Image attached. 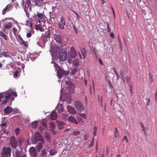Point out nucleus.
I'll return each mask as SVG.
<instances>
[{
  "mask_svg": "<svg viewBox=\"0 0 157 157\" xmlns=\"http://www.w3.org/2000/svg\"><path fill=\"white\" fill-rule=\"evenodd\" d=\"M15 97L17 96L16 92H13V91H10L8 90V91L0 93V102L1 101V99H3L1 104L4 105L7 103L9 101L11 103L12 101L14 99Z\"/></svg>",
  "mask_w": 157,
  "mask_h": 157,
  "instance_id": "nucleus-1",
  "label": "nucleus"
},
{
  "mask_svg": "<svg viewBox=\"0 0 157 157\" xmlns=\"http://www.w3.org/2000/svg\"><path fill=\"white\" fill-rule=\"evenodd\" d=\"M59 59L62 61H64L67 58V52L64 49H61L59 53Z\"/></svg>",
  "mask_w": 157,
  "mask_h": 157,
  "instance_id": "nucleus-2",
  "label": "nucleus"
},
{
  "mask_svg": "<svg viewBox=\"0 0 157 157\" xmlns=\"http://www.w3.org/2000/svg\"><path fill=\"white\" fill-rule=\"evenodd\" d=\"M11 148L10 147H3L2 152V155L3 156L6 155L8 157H10L11 156Z\"/></svg>",
  "mask_w": 157,
  "mask_h": 157,
  "instance_id": "nucleus-3",
  "label": "nucleus"
},
{
  "mask_svg": "<svg viewBox=\"0 0 157 157\" xmlns=\"http://www.w3.org/2000/svg\"><path fill=\"white\" fill-rule=\"evenodd\" d=\"M74 106L77 110L80 112H82L84 110L83 105L79 101H75V102Z\"/></svg>",
  "mask_w": 157,
  "mask_h": 157,
  "instance_id": "nucleus-4",
  "label": "nucleus"
},
{
  "mask_svg": "<svg viewBox=\"0 0 157 157\" xmlns=\"http://www.w3.org/2000/svg\"><path fill=\"white\" fill-rule=\"evenodd\" d=\"M58 76L60 78L63 76H66L68 75V73L63 69H61L59 67L58 68L57 70Z\"/></svg>",
  "mask_w": 157,
  "mask_h": 157,
  "instance_id": "nucleus-5",
  "label": "nucleus"
},
{
  "mask_svg": "<svg viewBox=\"0 0 157 157\" xmlns=\"http://www.w3.org/2000/svg\"><path fill=\"white\" fill-rule=\"evenodd\" d=\"M10 144L12 147L15 149L17 146V142L16 138L13 136L11 137L10 139Z\"/></svg>",
  "mask_w": 157,
  "mask_h": 157,
  "instance_id": "nucleus-6",
  "label": "nucleus"
},
{
  "mask_svg": "<svg viewBox=\"0 0 157 157\" xmlns=\"http://www.w3.org/2000/svg\"><path fill=\"white\" fill-rule=\"evenodd\" d=\"M33 138L36 141L44 140V139L41 134L39 132H36L34 134Z\"/></svg>",
  "mask_w": 157,
  "mask_h": 157,
  "instance_id": "nucleus-7",
  "label": "nucleus"
},
{
  "mask_svg": "<svg viewBox=\"0 0 157 157\" xmlns=\"http://www.w3.org/2000/svg\"><path fill=\"white\" fill-rule=\"evenodd\" d=\"M30 24V29L29 30V32L28 31V33L27 34L26 36L28 38H30L32 36V33H31V32H32V24L31 22H30L29 20H27L26 21V22L25 23L26 25H28L29 24Z\"/></svg>",
  "mask_w": 157,
  "mask_h": 157,
  "instance_id": "nucleus-8",
  "label": "nucleus"
},
{
  "mask_svg": "<svg viewBox=\"0 0 157 157\" xmlns=\"http://www.w3.org/2000/svg\"><path fill=\"white\" fill-rule=\"evenodd\" d=\"M29 152L31 157H36L37 152L34 147H31L29 150Z\"/></svg>",
  "mask_w": 157,
  "mask_h": 157,
  "instance_id": "nucleus-9",
  "label": "nucleus"
},
{
  "mask_svg": "<svg viewBox=\"0 0 157 157\" xmlns=\"http://www.w3.org/2000/svg\"><path fill=\"white\" fill-rule=\"evenodd\" d=\"M67 108L68 111L72 114L74 115L77 113L75 109L73 107L68 105L67 106Z\"/></svg>",
  "mask_w": 157,
  "mask_h": 157,
  "instance_id": "nucleus-10",
  "label": "nucleus"
},
{
  "mask_svg": "<svg viewBox=\"0 0 157 157\" xmlns=\"http://www.w3.org/2000/svg\"><path fill=\"white\" fill-rule=\"evenodd\" d=\"M55 40L57 42L60 43L62 41V38L61 36L58 34H56L54 35Z\"/></svg>",
  "mask_w": 157,
  "mask_h": 157,
  "instance_id": "nucleus-11",
  "label": "nucleus"
},
{
  "mask_svg": "<svg viewBox=\"0 0 157 157\" xmlns=\"http://www.w3.org/2000/svg\"><path fill=\"white\" fill-rule=\"evenodd\" d=\"M51 49L50 50V52L51 53V55L52 56V59H57L58 56L56 52L53 49H52V46H51Z\"/></svg>",
  "mask_w": 157,
  "mask_h": 157,
  "instance_id": "nucleus-12",
  "label": "nucleus"
},
{
  "mask_svg": "<svg viewBox=\"0 0 157 157\" xmlns=\"http://www.w3.org/2000/svg\"><path fill=\"white\" fill-rule=\"evenodd\" d=\"M70 55L71 56L72 58H74L77 55L76 52L75 51V48L73 47H71V49Z\"/></svg>",
  "mask_w": 157,
  "mask_h": 157,
  "instance_id": "nucleus-13",
  "label": "nucleus"
},
{
  "mask_svg": "<svg viewBox=\"0 0 157 157\" xmlns=\"http://www.w3.org/2000/svg\"><path fill=\"white\" fill-rule=\"evenodd\" d=\"M12 108L11 107L8 106L5 108L4 110V112L6 114H9L12 112Z\"/></svg>",
  "mask_w": 157,
  "mask_h": 157,
  "instance_id": "nucleus-14",
  "label": "nucleus"
},
{
  "mask_svg": "<svg viewBox=\"0 0 157 157\" xmlns=\"http://www.w3.org/2000/svg\"><path fill=\"white\" fill-rule=\"evenodd\" d=\"M56 122L58 125L59 128L60 130H62L63 128L64 123L62 121H56Z\"/></svg>",
  "mask_w": 157,
  "mask_h": 157,
  "instance_id": "nucleus-15",
  "label": "nucleus"
},
{
  "mask_svg": "<svg viewBox=\"0 0 157 157\" xmlns=\"http://www.w3.org/2000/svg\"><path fill=\"white\" fill-rule=\"evenodd\" d=\"M66 84L67 86V87H68L71 89H73L75 88L74 85L70 81H68L66 82Z\"/></svg>",
  "mask_w": 157,
  "mask_h": 157,
  "instance_id": "nucleus-16",
  "label": "nucleus"
},
{
  "mask_svg": "<svg viewBox=\"0 0 157 157\" xmlns=\"http://www.w3.org/2000/svg\"><path fill=\"white\" fill-rule=\"evenodd\" d=\"M57 117V115L56 113L54 111H52L51 114L50 118L53 120H55Z\"/></svg>",
  "mask_w": 157,
  "mask_h": 157,
  "instance_id": "nucleus-17",
  "label": "nucleus"
},
{
  "mask_svg": "<svg viewBox=\"0 0 157 157\" xmlns=\"http://www.w3.org/2000/svg\"><path fill=\"white\" fill-rule=\"evenodd\" d=\"M40 142L38 143L37 145L36 146V149L38 151H40L42 147L43 144L44 143V140L40 141Z\"/></svg>",
  "mask_w": 157,
  "mask_h": 157,
  "instance_id": "nucleus-18",
  "label": "nucleus"
},
{
  "mask_svg": "<svg viewBox=\"0 0 157 157\" xmlns=\"http://www.w3.org/2000/svg\"><path fill=\"white\" fill-rule=\"evenodd\" d=\"M68 120L74 123L75 124H77L78 123V121L73 117H69L68 118Z\"/></svg>",
  "mask_w": 157,
  "mask_h": 157,
  "instance_id": "nucleus-19",
  "label": "nucleus"
},
{
  "mask_svg": "<svg viewBox=\"0 0 157 157\" xmlns=\"http://www.w3.org/2000/svg\"><path fill=\"white\" fill-rule=\"evenodd\" d=\"M44 0H36L35 2V5L40 7L41 6V4L43 3Z\"/></svg>",
  "mask_w": 157,
  "mask_h": 157,
  "instance_id": "nucleus-20",
  "label": "nucleus"
},
{
  "mask_svg": "<svg viewBox=\"0 0 157 157\" xmlns=\"http://www.w3.org/2000/svg\"><path fill=\"white\" fill-rule=\"evenodd\" d=\"M56 108H57L58 112L59 113H60L63 112V108L62 104H58Z\"/></svg>",
  "mask_w": 157,
  "mask_h": 157,
  "instance_id": "nucleus-21",
  "label": "nucleus"
},
{
  "mask_svg": "<svg viewBox=\"0 0 157 157\" xmlns=\"http://www.w3.org/2000/svg\"><path fill=\"white\" fill-rule=\"evenodd\" d=\"M71 73L72 75L76 76V77H77V75H78L79 74V72L76 68H74L72 70Z\"/></svg>",
  "mask_w": 157,
  "mask_h": 157,
  "instance_id": "nucleus-22",
  "label": "nucleus"
},
{
  "mask_svg": "<svg viewBox=\"0 0 157 157\" xmlns=\"http://www.w3.org/2000/svg\"><path fill=\"white\" fill-rule=\"evenodd\" d=\"M73 63L74 66L78 67L79 66V62L78 60L76 58L74 59L73 61Z\"/></svg>",
  "mask_w": 157,
  "mask_h": 157,
  "instance_id": "nucleus-23",
  "label": "nucleus"
},
{
  "mask_svg": "<svg viewBox=\"0 0 157 157\" xmlns=\"http://www.w3.org/2000/svg\"><path fill=\"white\" fill-rule=\"evenodd\" d=\"M124 70H121L120 72V74L121 75V79L124 82H125L124 74Z\"/></svg>",
  "mask_w": 157,
  "mask_h": 157,
  "instance_id": "nucleus-24",
  "label": "nucleus"
},
{
  "mask_svg": "<svg viewBox=\"0 0 157 157\" xmlns=\"http://www.w3.org/2000/svg\"><path fill=\"white\" fill-rule=\"evenodd\" d=\"M12 23L11 22H9L7 24H5L3 26V28L6 29H9L12 27Z\"/></svg>",
  "mask_w": 157,
  "mask_h": 157,
  "instance_id": "nucleus-25",
  "label": "nucleus"
},
{
  "mask_svg": "<svg viewBox=\"0 0 157 157\" xmlns=\"http://www.w3.org/2000/svg\"><path fill=\"white\" fill-rule=\"evenodd\" d=\"M0 36L3 37L5 40H8V37L2 31H0Z\"/></svg>",
  "mask_w": 157,
  "mask_h": 157,
  "instance_id": "nucleus-26",
  "label": "nucleus"
},
{
  "mask_svg": "<svg viewBox=\"0 0 157 157\" xmlns=\"http://www.w3.org/2000/svg\"><path fill=\"white\" fill-rule=\"evenodd\" d=\"M82 54V55L83 58L85 59L86 55V51L85 48H83L81 50Z\"/></svg>",
  "mask_w": 157,
  "mask_h": 157,
  "instance_id": "nucleus-27",
  "label": "nucleus"
},
{
  "mask_svg": "<svg viewBox=\"0 0 157 157\" xmlns=\"http://www.w3.org/2000/svg\"><path fill=\"white\" fill-rule=\"evenodd\" d=\"M19 40L20 43L22 44L23 45L25 46H27V44H26V42L20 36L19 37Z\"/></svg>",
  "mask_w": 157,
  "mask_h": 157,
  "instance_id": "nucleus-28",
  "label": "nucleus"
},
{
  "mask_svg": "<svg viewBox=\"0 0 157 157\" xmlns=\"http://www.w3.org/2000/svg\"><path fill=\"white\" fill-rule=\"evenodd\" d=\"M1 55H3L5 57H7L10 56V55L7 52H2L1 53Z\"/></svg>",
  "mask_w": 157,
  "mask_h": 157,
  "instance_id": "nucleus-29",
  "label": "nucleus"
},
{
  "mask_svg": "<svg viewBox=\"0 0 157 157\" xmlns=\"http://www.w3.org/2000/svg\"><path fill=\"white\" fill-rule=\"evenodd\" d=\"M16 155V157H26V155H23L21 157L20 156V152L18 150H16V151L15 152Z\"/></svg>",
  "mask_w": 157,
  "mask_h": 157,
  "instance_id": "nucleus-30",
  "label": "nucleus"
},
{
  "mask_svg": "<svg viewBox=\"0 0 157 157\" xmlns=\"http://www.w3.org/2000/svg\"><path fill=\"white\" fill-rule=\"evenodd\" d=\"M36 29L37 30H39L41 32H42L43 30L40 24L36 25Z\"/></svg>",
  "mask_w": 157,
  "mask_h": 157,
  "instance_id": "nucleus-31",
  "label": "nucleus"
},
{
  "mask_svg": "<svg viewBox=\"0 0 157 157\" xmlns=\"http://www.w3.org/2000/svg\"><path fill=\"white\" fill-rule=\"evenodd\" d=\"M113 70L115 74L117 76V79L119 80L120 78V76L118 74V72L117 71L116 69H115L114 68H113Z\"/></svg>",
  "mask_w": 157,
  "mask_h": 157,
  "instance_id": "nucleus-32",
  "label": "nucleus"
},
{
  "mask_svg": "<svg viewBox=\"0 0 157 157\" xmlns=\"http://www.w3.org/2000/svg\"><path fill=\"white\" fill-rule=\"evenodd\" d=\"M37 125V122L36 121L33 122L32 123V128H36Z\"/></svg>",
  "mask_w": 157,
  "mask_h": 157,
  "instance_id": "nucleus-33",
  "label": "nucleus"
},
{
  "mask_svg": "<svg viewBox=\"0 0 157 157\" xmlns=\"http://www.w3.org/2000/svg\"><path fill=\"white\" fill-rule=\"evenodd\" d=\"M35 15L37 16L39 18L42 19L44 18V16L42 14L37 13L36 15L35 14Z\"/></svg>",
  "mask_w": 157,
  "mask_h": 157,
  "instance_id": "nucleus-34",
  "label": "nucleus"
},
{
  "mask_svg": "<svg viewBox=\"0 0 157 157\" xmlns=\"http://www.w3.org/2000/svg\"><path fill=\"white\" fill-rule=\"evenodd\" d=\"M56 153V151L55 150L52 149L50 151V154L52 155H55Z\"/></svg>",
  "mask_w": 157,
  "mask_h": 157,
  "instance_id": "nucleus-35",
  "label": "nucleus"
},
{
  "mask_svg": "<svg viewBox=\"0 0 157 157\" xmlns=\"http://www.w3.org/2000/svg\"><path fill=\"white\" fill-rule=\"evenodd\" d=\"M44 37H45L47 38H48L50 36V32L49 31H48L46 32L45 35H44Z\"/></svg>",
  "mask_w": 157,
  "mask_h": 157,
  "instance_id": "nucleus-36",
  "label": "nucleus"
},
{
  "mask_svg": "<svg viewBox=\"0 0 157 157\" xmlns=\"http://www.w3.org/2000/svg\"><path fill=\"white\" fill-rule=\"evenodd\" d=\"M131 79L130 76H127L125 79H124L125 82H126L128 84L129 82V81Z\"/></svg>",
  "mask_w": 157,
  "mask_h": 157,
  "instance_id": "nucleus-37",
  "label": "nucleus"
},
{
  "mask_svg": "<svg viewBox=\"0 0 157 157\" xmlns=\"http://www.w3.org/2000/svg\"><path fill=\"white\" fill-rule=\"evenodd\" d=\"M12 5L11 4H8L6 7L7 9V12H9L11 10V8L12 7Z\"/></svg>",
  "mask_w": 157,
  "mask_h": 157,
  "instance_id": "nucleus-38",
  "label": "nucleus"
},
{
  "mask_svg": "<svg viewBox=\"0 0 157 157\" xmlns=\"http://www.w3.org/2000/svg\"><path fill=\"white\" fill-rule=\"evenodd\" d=\"M94 138L93 137L92 139V140L91 142V143L89 145V146L90 147H92L94 144Z\"/></svg>",
  "mask_w": 157,
  "mask_h": 157,
  "instance_id": "nucleus-39",
  "label": "nucleus"
},
{
  "mask_svg": "<svg viewBox=\"0 0 157 157\" xmlns=\"http://www.w3.org/2000/svg\"><path fill=\"white\" fill-rule=\"evenodd\" d=\"M114 129L115 130V132L114 134V135L115 137H117L119 135L118 132V130L117 128H114Z\"/></svg>",
  "mask_w": 157,
  "mask_h": 157,
  "instance_id": "nucleus-40",
  "label": "nucleus"
},
{
  "mask_svg": "<svg viewBox=\"0 0 157 157\" xmlns=\"http://www.w3.org/2000/svg\"><path fill=\"white\" fill-rule=\"evenodd\" d=\"M47 154L46 150L44 149H43L41 150V155L42 156H44Z\"/></svg>",
  "mask_w": 157,
  "mask_h": 157,
  "instance_id": "nucleus-41",
  "label": "nucleus"
},
{
  "mask_svg": "<svg viewBox=\"0 0 157 157\" xmlns=\"http://www.w3.org/2000/svg\"><path fill=\"white\" fill-rule=\"evenodd\" d=\"M61 20L60 21V23L61 24H63V25H65V21H64V18L62 16L60 17Z\"/></svg>",
  "mask_w": 157,
  "mask_h": 157,
  "instance_id": "nucleus-42",
  "label": "nucleus"
},
{
  "mask_svg": "<svg viewBox=\"0 0 157 157\" xmlns=\"http://www.w3.org/2000/svg\"><path fill=\"white\" fill-rule=\"evenodd\" d=\"M78 120L79 121V122L83 124L84 123V121L80 117H77Z\"/></svg>",
  "mask_w": 157,
  "mask_h": 157,
  "instance_id": "nucleus-43",
  "label": "nucleus"
},
{
  "mask_svg": "<svg viewBox=\"0 0 157 157\" xmlns=\"http://www.w3.org/2000/svg\"><path fill=\"white\" fill-rule=\"evenodd\" d=\"M72 133L75 136H77L80 134V131H73Z\"/></svg>",
  "mask_w": 157,
  "mask_h": 157,
  "instance_id": "nucleus-44",
  "label": "nucleus"
},
{
  "mask_svg": "<svg viewBox=\"0 0 157 157\" xmlns=\"http://www.w3.org/2000/svg\"><path fill=\"white\" fill-rule=\"evenodd\" d=\"M106 25L107 29V32L108 33H110L111 32V29L109 27V23H107Z\"/></svg>",
  "mask_w": 157,
  "mask_h": 157,
  "instance_id": "nucleus-45",
  "label": "nucleus"
},
{
  "mask_svg": "<svg viewBox=\"0 0 157 157\" xmlns=\"http://www.w3.org/2000/svg\"><path fill=\"white\" fill-rule=\"evenodd\" d=\"M129 86L130 88V92L131 94H132V86L131 84H129Z\"/></svg>",
  "mask_w": 157,
  "mask_h": 157,
  "instance_id": "nucleus-46",
  "label": "nucleus"
},
{
  "mask_svg": "<svg viewBox=\"0 0 157 157\" xmlns=\"http://www.w3.org/2000/svg\"><path fill=\"white\" fill-rule=\"evenodd\" d=\"M79 115L80 117H83V118H84V119H86V115L84 114L80 113L79 114Z\"/></svg>",
  "mask_w": 157,
  "mask_h": 157,
  "instance_id": "nucleus-47",
  "label": "nucleus"
},
{
  "mask_svg": "<svg viewBox=\"0 0 157 157\" xmlns=\"http://www.w3.org/2000/svg\"><path fill=\"white\" fill-rule=\"evenodd\" d=\"M142 128H143V130L144 132V134L145 135H147L146 129L145 127L144 126V125H142Z\"/></svg>",
  "mask_w": 157,
  "mask_h": 157,
  "instance_id": "nucleus-48",
  "label": "nucleus"
},
{
  "mask_svg": "<svg viewBox=\"0 0 157 157\" xmlns=\"http://www.w3.org/2000/svg\"><path fill=\"white\" fill-rule=\"evenodd\" d=\"M59 28L62 29H63L64 28V25L63 24H61V23H59Z\"/></svg>",
  "mask_w": 157,
  "mask_h": 157,
  "instance_id": "nucleus-49",
  "label": "nucleus"
},
{
  "mask_svg": "<svg viewBox=\"0 0 157 157\" xmlns=\"http://www.w3.org/2000/svg\"><path fill=\"white\" fill-rule=\"evenodd\" d=\"M7 12V9H6V7L2 11V14L3 15L5 14L6 12Z\"/></svg>",
  "mask_w": 157,
  "mask_h": 157,
  "instance_id": "nucleus-50",
  "label": "nucleus"
},
{
  "mask_svg": "<svg viewBox=\"0 0 157 157\" xmlns=\"http://www.w3.org/2000/svg\"><path fill=\"white\" fill-rule=\"evenodd\" d=\"M123 139L124 140V141L126 142V143H128V139L127 137L126 136H124L123 137Z\"/></svg>",
  "mask_w": 157,
  "mask_h": 157,
  "instance_id": "nucleus-51",
  "label": "nucleus"
},
{
  "mask_svg": "<svg viewBox=\"0 0 157 157\" xmlns=\"http://www.w3.org/2000/svg\"><path fill=\"white\" fill-rule=\"evenodd\" d=\"M50 124L52 129H54L55 128V125L53 123L51 122Z\"/></svg>",
  "mask_w": 157,
  "mask_h": 157,
  "instance_id": "nucleus-52",
  "label": "nucleus"
},
{
  "mask_svg": "<svg viewBox=\"0 0 157 157\" xmlns=\"http://www.w3.org/2000/svg\"><path fill=\"white\" fill-rule=\"evenodd\" d=\"M63 118L65 120H67L68 118V116L67 114H63L62 115Z\"/></svg>",
  "mask_w": 157,
  "mask_h": 157,
  "instance_id": "nucleus-53",
  "label": "nucleus"
},
{
  "mask_svg": "<svg viewBox=\"0 0 157 157\" xmlns=\"http://www.w3.org/2000/svg\"><path fill=\"white\" fill-rule=\"evenodd\" d=\"M18 71H16L15 72V73L14 74L13 77L14 78H16L18 75Z\"/></svg>",
  "mask_w": 157,
  "mask_h": 157,
  "instance_id": "nucleus-54",
  "label": "nucleus"
},
{
  "mask_svg": "<svg viewBox=\"0 0 157 157\" xmlns=\"http://www.w3.org/2000/svg\"><path fill=\"white\" fill-rule=\"evenodd\" d=\"M18 111V109L17 108L12 109V112L13 113H16Z\"/></svg>",
  "mask_w": 157,
  "mask_h": 157,
  "instance_id": "nucleus-55",
  "label": "nucleus"
},
{
  "mask_svg": "<svg viewBox=\"0 0 157 157\" xmlns=\"http://www.w3.org/2000/svg\"><path fill=\"white\" fill-rule=\"evenodd\" d=\"M26 3L28 6H30L31 4V2L30 0H27Z\"/></svg>",
  "mask_w": 157,
  "mask_h": 157,
  "instance_id": "nucleus-56",
  "label": "nucleus"
},
{
  "mask_svg": "<svg viewBox=\"0 0 157 157\" xmlns=\"http://www.w3.org/2000/svg\"><path fill=\"white\" fill-rule=\"evenodd\" d=\"M19 131H20V129L19 128H16L15 131V134L17 135L19 133Z\"/></svg>",
  "mask_w": 157,
  "mask_h": 157,
  "instance_id": "nucleus-57",
  "label": "nucleus"
},
{
  "mask_svg": "<svg viewBox=\"0 0 157 157\" xmlns=\"http://www.w3.org/2000/svg\"><path fill=\"white\" fill-rule=\"evenodd\" d=\"M2 132L5 134L7 135L8 133V131L6 130H2Z\"/></svg>",
  "mask_w": 157,
  "mask_h": 157,
  "instance_id": "nucleus-58",
  "label": "nucleus"
},
{
  "mask_svg": "<svg viewBox=\"0 0 157 157\" xmlns=\"http://www.w3.org/2000/svg\"><path fill=\"white\" fill-rule=\"evenodd\" d=\"M149 77L150 81L152 82L153 81V79L152 77L151 74L149 75Z\"/></svg>",
  "mask_w": 157,
  "mask_h": 157,
  "instance_id": "nucleus-59",
  "label": "nucleus"
},
{
  "mask_svg": "<svg viewBox=\"0 0 157 157\" xmlns=\"http://www.w3.org/2000/svg\"><path fill=\"white\" fill-rule=\"evenodd\" d=\"M45 137L46 138H47L48 139H50L51 138V136L49 134H46Z\"/></svg>",
  "mask_w": 157,
  "mask_h": 157,
  "instance_id": "nucleus-60",
  "label": "nucleus"
},
{
  "mask_svg": "<svg viewBox=\"0 0 157 157\" xmlns=\"http://www.w3.org/2000/svg\"><path fill=\"white\" fill-rule=\"evenodd\" d=\"M13 31L14 33H17V29L15 28H14L13 29Z\"/></svg>",
  "mask_w": 157,
  "mask_h": 157,
  "instance_id": "nucleus-61",
  "label": "nucleus"
},
{
  "mask_svg": "<svg viewBox=\"0 0 157 157\" xmlns=\"http://www.w3.org/2000/svg\"><path fill=\"white\" fill-rule=\"evenodd\" d=\"M51 132L54 135L56 134V132L54 130V129H52Z\"/></svg>",
  "mask_w": 157,
  "mask_h": 157,
  "instance_id": "nucleus-62",
  "label": "nucleus"
},
{
  "mask_svg": "<svg viewBox=\"0 0 157 157\" xmlns=\"http://www.w3.org/2000/svg\"><path fill=\"white\" fill-rule=\"evenodd\" d=\"M47 38L45 37H44L43 38L44 42V43H45L47 41Z\"/></svg>",
  "mask_w": 157,
  "mask_h": 157,
  "instance_id": "nucleus-63",
  "label": "nucleus"
},
{
  "mask_svg": "<svg viewBox=\"0 0 157 157\" xmlns=\"http://www.w3.org/2000/svg\"><path fill=\"white\" fill-rule=\"evenodd\" d=\"M110 36L112 38H114L115 37L114 34L113 33H110Z\"/></svg>",
  "mask_w": 157,
  "mask_h": 157,
  "instance_id": "nucleus-64",
  "label": "nucleus"
}]
</instances>
